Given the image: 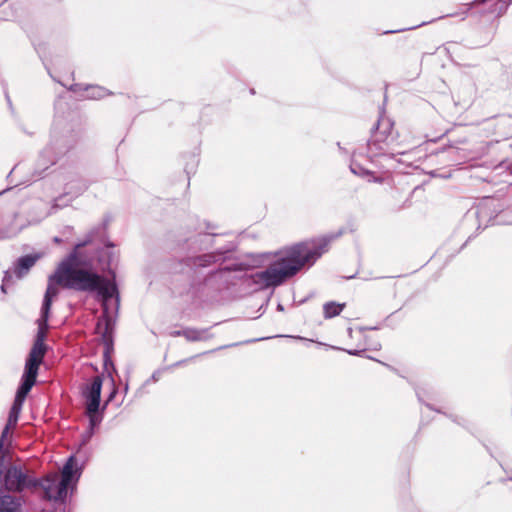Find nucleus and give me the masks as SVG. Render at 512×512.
Listing matches in <instances>:
<instances>
[{"label": "nucleus", "mask_w": 512, "mask_h": 512, "mask_svg": "<svg viewBox=\"0 0 512 512\" xmlns=\"http://www.w3.org/2000/svg\"><path fill=\"white\" fill-rule=\"evenodd\" d=\"M103 361H104L103 364L106 365L105 364V357L104 356H103ZM104 369L107 371V376L110 379L111 385H112V390L108 394L104 404L101 405V408L106 410V408L109 405V403L114 400L116 394L118 393V388H117V386L115 384V380H114V377H113V373L117 372L116 367H115L113 361L111 360V363L108 362L107 366H104Z\"/></svg>", "instance_id": "obj_15"}, {"label": "nucleus", "mask_w": 512, "mask_h": 512, "mask_svg": "<svg viewBox=\"0 0 512 512\" xmlns=\"http://www.w3.org/2000/svg\"><path fill=\"white\" fill-rule=\"evenodd\" d=\"M508 480L512 481V477H509Z\"/></svg>", "instance_id": "obj_59"}, {"label": "nucleus", "mask_w": 512, "mask_h": 512, "mask_svg": "<svg viewBox=\"0 0 512 512\" xmlns=\"http://www.w3.org/2000/svg\"><path fill=\"white\" fill-rule=\"evenodd\" d=\"M12 268L4 271L0 290L3 294H7L8 288L12 287L15 283L12 275Z\"/></svg>", "instance_id": "obj_23"}, {"label": "nucleus", "mask_w": 512, "mask_h": 512, "mask_svg": "<svg viewBox=\"0 0 512 512\" xmlns=\"http://www.w3.org/2000/svg\"><path fill=\"white\" fill-rule=\"evenodd\" d=\"M35 50H36L37 54L39 55L40 59L42 60L46 70L50 74V68L47 63V54H46L47 46H46V44L40 43V44L36 45Z\"/></svg>", "instance_id": "obj_26"}, {"label": "nucleus", "mask_w": 512, "mask_h": 512, "mask_svg": "<svg viewBox=\"0 0 512 512\" xmlns=\"http://www.w3.org/2000/svg\"><path fill=\"white\" fill-rule=\"evenodd\" d=\"M13 170L14 168L11 171H9L8 177L12 174Z\"/></svg>", "instance_id": "obj_58"}, {"label": "nucleus", "mask_w": 512, "mask_h": 512, "mask_svg": "<svg viewBox=\"0 0 512 512\" xmlns=\"http://www.w3.org/2000/svg\"><path fill=\"white\" fill-rule=\"evenodd\" d=\"M343 234L340 230L336 234L324 236L312 242H299L283 252H277V258L262 271L245 274L241 279L248 281L249 285L257 290L276 288L294 277L303 268H310L327 251L331 240Z\"/></svg>", "instance_id": "obj_3"}, {"label": "nucleus", "mask_w": 512, "mask_h": 512, "mask_svg": "<svg viewBox=\"0 0 512 512\" xmlns=\"http://www.w3.org/2000/svg\"><path fill=\"white\" fill-rule=\"evenodd\" d=\"M306 301V299H303L299 302V304H303Z\"/></svg>", "instance_id": "obj_57"}, {"label": "nucleus", "mask_w": 512, "mask_h": 512, "mask_svg": "<svg viewBox=\"0 0 512 512\" xmlns=\"http://www.w3.org/2000/svg\"><path fill=\"white\" fill-rule=\"evenodd\" d=\"M95 431L87 427V429L81 435V445H86L91 438L94 436Z\"/></svg>", "instance_id": "obj_30"}, {"label": "nucleus", "mask_w": 512, "mask_h": 512, "mask_svg": "<svg viewBox=\"0 0 512 512\" xmlns=\"http://www.w3.org/2000/svg\"><path fill=\"white\" fill-rule=\"evenodd\" d=\"M447 133H448V130H446L445 132H443V133H442L440 136H438V137L428 139V141H429V142H433V143H435V142H437V141H438V139H441V138H442V137H444Z\"/></svg>", "instance_id": "obj_38"}, {"label": "nucleus", "mask_w": 512, "mask_h": 512, "mask_svg": "<svg viewBox=\"0 0 512 512\" xmlns=\"http://www.w3.org/2000/svg\"><path fill=\"white\" fill-rule=\"evenodd\" d=\"M415 392H416L417 399H418V401L420 403L424 404L427 408H429L432 411H435V412H438V413H442V411L440 409H437L433 405H431L430 403H427V402L424 401V399H423L424 389L416 387L415 388Z\"/></svg>", "instance_id": "obj_27"}, {"label": "nucleus", "mask_w": 512, "mask_h": 512, "mask_svg": "<svg viewBox=\"0 0 512 512\" xmlns=\"http://www.w3.org/2000/svg\"><path fill=\"white\" fill-rule=\"evenodd\" d=\"M429 22H422L418 25H415V26H412V27H408V28H401V29H395V30H387V31H384L383 34L384 35H388V34H395V33H399V32H403V31H406V30H413V29H416L418 27H421V26H424L426 24H428Z\"/></svg>", "instance_id": "obj_31"}, {"label": "nucleus", "mask_w": 512, "mask_h": 512, "mask_svg": "<svg viewBox=\"0 0 512 512\" xmlns=\"http://www.w3.org/2000/svg\"><path fill=\"white\" fill-rule=\"evenodd\" d=\"M84 88H85V86H83L82 84L74 83L69 87V90L72 92H78V91H85Z\"/></svg>", "instance_id": "obj_35"}, {"label": "nucleus", "mask_w": 512, "mask_h": 512, "mask_svg": "<svg viewBox=\"0 0 512 512\" xmlns=\"http://www.w3.org/2000/svg\"><path fill=\"white\" fill-rule=\"evenodd\" d=\"M0 460H3V459H2V456H0Z\"/></svg>", "instance_id": "obj_60"}, {"label": "nucleus", "mask_w": 512, "mask_h": 512, "mask_svg": "<svg viewBox=\"0 0 512 512\" xmlns=\"http://www.w3.org/2000/svg\"><path fill=\"white\" fill-rule=\"evenodd\" d=\"M337 146H338L340 151L346 153V149L341 146L340 142L337 143Z\"/></svg>", "instance_id": "obj_46"}, {"label": "nucleus", "mask_w": 512, "mask_h": 512, "mask_svg": "<svg viewBox=\"0 0 512 512\" xmlns=\"http://www.w3.org/2000/svg\"><path fill=\"white\" fill-rule=\"evenodd\" d=\"M473 238V235L469 236L467 238V240L462 244V246L459 248L458 252H460L466 245L467 243Z\"/></svg>", "instance_id": "obj_40"}, {"label": "nucleus", "mask_w": 512, "mask_h": 512, "mask_svg": "<svg viewBox=\"0 0 512 512\" xmlns=\"http://www.w3.org/2000/svg\"><path fill=\"white\" fill-rule=\"evenodd\" d=\"M278 337H286V338H289L290 336H289V335H279Z\"/></svg>", "instance_id": "obj_54"}, {"label": "nucleus", "mask_w": 512, "mask_h": 512, "mask_svg": "<svg viewBox=\"0 0 512 512\" xmlns=\"http://www.w3.org/2000/svg\"><path fill=\"white\" fill-rule=\"evenodd\" d=\"M449 417L453 420V422H457L458 424L463 425L461 422H459V421H458L455 417H453L452 415H450Z\"/></svg>", "instance_id": "obj_47"}, {"label": "nucleus", "mask_w": 512, "mask_h": 512, "mask_svg": "<svg viewBox=\"0 0 512 512\" xmlns=\"http://www.w3.org/2000/svg\"><path fill=\"white\" fill-rule=\"evenodd\" d=\"M348 334L351 335L352 334V328H348Z\"/></svg>", "instance_id": "obj_53"}, {"label": "nucleus", "mask_w": 512, "mask_h": 512, "mask_svg": "<svg viewBox=\"0 0 512 512\" xmlns=\"http://www.w3.org/2000/svg\"><path fill=\"white\" fill-rule=\"evenodd\" d=\"M350 171L357 176H360L362 178H368V181L370 182H378L381 183L382 179L374 177L373 172L363 167L360 163L357 161L351 160L349 165Z\"/></svg>", "instance_id": "obj_18"}, {"label": "nucleus", "mask_w": 512, "mask_h": 512, "mask_svg": "<svg viewBox=\"0 0 512 512\" xmlns=\"http://www.w3.org/2000/svg\"><path fill=\"white\" fill-rule=\"evenodd\" d=\"M487 214H488V207L485 204L481 205L476 212L478 219H481V218L487 216Z\"/></svg>", "instance_id": "obj_32"}, {"label": "nucleus", "mask_w": 512, "mask_h": 512, "mask_svg": "<svg viewBox=\"0 0 512 512\" xmlns=\"http://www.w3.org/2000/svg\"><path fill=\"white\" fill-rule=\"evenodd\" d=\"M464 142H465V140H463V141L462 140H458L456 143H464Z\"/></svg>", "instance_id": "obj_56"}, {"label": "nucleus", "mask_w": 512, "mask_h": 512, "mask_svg": "<svg viewBox=\"0 0 512 512\" xmlns=\"http://www.w3.org/2000/svg\"><path fill=\"white\" fill-rule=\"evenodd\" d=\"M76 143L77 137L72 131L67 130L65 133H60L54 128L49 143L39 153L34 176L43 178L45 172L64 157Z\"/></svg>", "instance_id": "obj_5"}, {"label": "nucleus", "mask_w": 512, "mask_h": 512, "mask_svg": "<svg viewBox=\"0 0 512 512\" xmlns=\"http://www.w3.org/2000/svg\"><path fill=\"white\" fill-rule=\"evenodd\" d=\"M217 226L204 220L190 224L186 233L181 234L175 241V249L185 257L174 263L173 272L183 275L190 287L197 288L205 285L210 278L224 272L248 271L251 266L245 262H235L230 265L208 270L213 265L236 259L238 243L227 241L217 245L221 234L213 232Z\"/></svg>", "instance_id": "obj_2"}, {"label": "nucleus", "mask_w": 512, "mask_h": 512, "mask_svg": "<svg viewBox=\"0 0 512 512\" xmlns=\"http://www.w3.org/2000/svg\"><path fill=\"white\" fill-rule=\"evenodd\" d=\"M381 122H380V130H386L387 131V138L389 137L390 133H391V130H392V127H393V122L390 120V119H385L383 117H379V119Z\"/></svg>", "instance_id": "obj_28"}, {"label": "nucleus", "mask_w": 512, "mask_h": 512, "mask_svg": "<svg viewBox=\"0 0 512 512\" xmlns=\"http://www.w3.org/2000/svg\"><path fill=\"white\" fill-rule=\"evenodd\" d=\"M62 278L63 277L58 266L55 272L48 277V284L40 309V317L37 319V321L42 322L45 325L49 323V316L53 299L56 298L59 294L58 286L65 288L64 282L60 281Z\"/></svg>", "instance_id": "obj_7"}, {"label": "nucleus", "mask_w": 512, "mask_h": 512, "mask_svg": "<svg viewBox=\"0 0 512 512\" xmlns=\"http://www.w3.org/2000/svg\"><path fill=\"white\" fill-rule=\"evenodd\" d=\"M354 277H355V274H354V275L347 276V277H345V279H353Z\"/></svg>", "instance_id": "obj_52"}, {"label": "nucleus", "mask_w": 512, "mask_h": 512, "mask_svg": "<svg viewBox=\"0 0 512 512\" xmlns=\"http://www.w3.org/2000/svg\"><path fill=\"white\" fill-rule=\"evenodd\" d=\"M82 474V468L78 466L77 459L74 454H71L62 469L61 481L76 486Z\"/></svg>", "instance_id": "obj_13"}, {"label": "nucleus", "mask_w": 512, "mask_h": 512, "mask_svg": "<svg viewBox=\"0 0 512 512\" xmlns=\"http://www.w3.org/2000/svg\"><path fill=\"white\" fill-rule=\"evenodd\" d=\"M84 90L87 92L86 97L88 99L98 100L104 98L107 95H111L112 93L105 89L104 87L98 85H86Z\"/></svg>", "instance_id": "obj_21"}, {"label": "nucleus", "mask_w": 512, "mask_h": 512, "mask_svg": "<svg viewBox=\"0 0 512 512\" xmlns=\"http://www.w3.org/2000/svg\"><path fill=\"white\" fill-rule=\"evenodd\" d=\"M15 426L11 425V424H8L6 423V425L4 426L2 432H1V436H0V456H2V459H4V445H5V442L7 441L8 437H9V434H10V430L12 428H14Z\"/></svg>", "instance_id": "obj_24"}, {"label": "nucleus", "mask_w": 512, "mask_h": 512, "mask_svg": "<svg viewBox=\"0 0 512 512\" xmlns=\"http://www.w3.org/2000/svg\"><path fill=\"white\" fill-rule=\"evenodd\" d=\"M185 172L187 173V175H189V174H190V170H189V168H188V165H186V166H185Z\"/></svg>", "instance_id": "obj_50"}, {"label": "nucleus", "mask_w": 512, "mask_h": 512, "mask_svg": "<svg viewBox=\"0 0 512 512\" xmlns=\"http://www.w3.org/2000/svg\"><path fill=\"white\" fill-rule=\"evenodd\" d=\"M277 310L283 312L284 311V306L281 303H278Z\"/></svg>", "instance_id": "obj_44"}, {"label": "nucleus", "mask_w": 512, "mask_h": 512, "mask_svg": "<svg viewBox=\"0 0 512 512\" xmlns=\"http://www.w3.org/2000/svg\"><path fill=\"white\" fill-rule=\"evenodd\" d=\"M53 242L56 243V244H60V243L63 242V239L61 237H59V236H55L53 238Z\"/></svg>", "instance_id": "obj_41"}, {"label": "nucleus", "mask_w": 512, "mask_h": 512, "mask_svg": "<svg viewBox=\"0 0 512 512\" xmlns=\"http://www.w3.org/2000/svg\"><path fill=\"white\" fill-rule=\"evenodd\" d=\"M488 221L492 222V224H494V223H496V224H512V220L511 221H505V220H502V219H498V214L490 216Z\"/></svg>", "instance_id": "obj_33"}, {"label": "nucleus", "mask_w": 512, "mask_h": 512, "mask_svg": "<svg viewBox=\"0 0 512 512\" xmlns=\"http://www.w3.org/2000/svg\"><path fill=\"white\" fill-rule=\"evenodd\" d=\"M102 386L103 375H98L83 387L82 396L85 399V407H88L89 411H94L101 406Z\"/></svg>", "instance_id": "obj_9"}, {"label": "nucleus", "mask_w": 512, "mask_h": 512, "mask_svg": "<svg viewBox=\"0 0 512 512\" xmlns=\"http://www.w3.org/2000/svg\"><path fill=\"white\" fill-rule=\"evenodd\" d=\"M6 98H7V101H8L9 106L11 107V106H12V103H11V100H10V98H9L8 94H6Z\"/></svg>", "instance_id": "obj_48"}, {"label": "nucleus", "mask_w": 512, "mask_h": 512, "mask_svg": "<svg viewBox=\"0 0 512 512\" xmlns=\"http://www.w3.org/2000/svg\"><path fill=\"white\" fill-rule=\"evenodd\" d=\"M452 148H454V145L449 142L448 144H445L441 148L437 149L435 153L436 154L443 153V152H446V151H448L449 149H452Z\"/></svg>", "instance_id": "obj_36"}, {"label": "nucleus", "mask_w": 512, "mask_h": 512, "mask_svg": "<svg viewBox=\"0 0 512 512\" xmlns=\"http://www.w3.org/2000/svg\"><path fill=\"white\" fill-rule=\"evenodd\" d=\"M73 232V227L72 226H66L64 228V233H69L71 234Z\"/></svg>", "instance_id": "obj_42"}, {"label": "nucleus", "mask_w": 512, "mask_h": 512, "mask_svg": "<svg viewBox=\"0 0 512 512\" xmlns=\"http://www.w3.org/2000/svg\"><path fill=\"white\" fill-rule=\"evenodd\" d=\"M24 468L17 464L0 465V512H22L26 504Z\"/></svg>", "instance_id": "obj_4"}, {"label": "nucleus", "mask_w": 512, "mask_h": 512, "mask_svg": "<svg viewBox=\"0 0 512 512\" xmlns=\"http://www.w3.org/2000/svg\"><path fill=\"white\" fill-rule=\"evenodd\" d=\"M37 325V333L25 360L24 371L20 379L33 385L37 382L39 368L44 362L45 355L49 350V346L45 343L49 323L45 325L44 323L37 321Z\"/></svg>", "instance_id": "obj_6"}, {"label": "nucleus", "mask_w": 512, "mask_h": 512, "mask_svg": "<svg viewBox=\"0 0 512 512\" xmlns=\"http://www.w3.org/2000/svg\"><path fill=\"white\" fill-rule=\"evenodd\" d=\"M9 190H10V188H6V189L2 190V191L0 192V195L4 194L6 191H9Z\"/></svg>", "instance_id": "obj_51"}, {"label": "nucleus", "mask_w": 512, "mask_h": 512, "mask_svg": "<svg viewBox=\"0 0 512 512\" xmlns=\"http://www.w3.org/2000/svg\"><path fill=\"white\" fill-rule=\"evenodd\" d=\"M40 258V253L26 254L18 257L12 266L15 277L17 279L24 278Z\"/></svg>", "instance_id": "obj_12"}, {"label": "nucleus", "mask_w": 512, "mask_h": 512, "mask_svg": "<svg viewBox=\"0 0 512 512\" xmlns=\"http://www.w3.org/2000/svg\"><path fill=\"white\" fill-rule=\"evenodd\" d=\"M271 338L272 337H260V338H255V339H249V340L240 342V344H249V343H254V342H258V341L268 340V339H271ZM237 345H239V343H233V344H229V345H224V346L219 347L218 349L234 347V346H237Z\"/></svg>", "instance_id": "obj_29"}, {"label": "nucleus", "mask_w": 512, "mask_h": 512, "mask_svg": "<svg viewBox=\"0 0 512 512\" xmlns=\"http://www.w3.org/2000/svg\"><path fill=\"white\" fill-rule=\"evenodd\" d=\"M295 339H299V340H305V341H309V342H313V340H310V339H306V338H303L301 336H296L294 337Z\"/></svg>", "instance_id": "obj_45"}, {"label": "nucleus", "mask_w": 512, "mask_h": 512, "mask_svg": "<svg viewBox=\"0 0 512 512\" xmlns=\"http://www.w3.org/2000/svg\"><path fill=\"white\" fill-rule=\"evenodd\" d=\"M128 390V384L125 385L124 391L127 392Z\"/></svg>", "instance_id": "obj_55"}, {"label": "nucleus", "mask_w": 512, "mask_h": 512, "mask_svg": "<svg viewBox=\"0 0 512 512\" xmlns=\"http://www.w3.org/2000/svg\"><path fill=\"white\" fill-rule=\"evenodd\" d=\"M210 328H192L186 327L183 329L182 336L190 342L206 341L213 337V334L209 333Z\"/></svg>", "instance_id": "obj_14"}, {"label": "nucleus", "mask_w": 512, "mask_h": 512, "mask_svg": "<svg viewBox=\"0 0 512 512\" xmlns=\"http://www.w3.org/2000/svg\"><path fill=\"white\" fill-rule=\"evenodd\" d=\"M24 476L26 479V485H24L25 491L33 489H42L45 493L44 499L49 501L52 500L51 489L54 485V479L51 476L37 478L31 475L26 469H24Z\"/></svg>", "instance_id": "obj_11"}, {"label": "nucleus", "mask_w": 512, "mask_h": 512, "mask_svg": "<svg viewBox=\"0 0 512 512\" xmlns=\"http://www.w3.org/2000/svg\"><path fill=\"white\" fill-rule=\"evenodd\" d=\"M69 487L72 489L74 486L60 480L56 485V494H52V500L63 504L66 503Z\"/></svg>", "instance_id": "obj_22"}, {"label": "nucleus", "mask_w": 512, "mask_h": 512, "mask_svg": "<svg viewBox=\"0 0 512 512\" xmlns=\"http://www.w3.org/2000/svg\"><path fill=\"white\" fill-rule=\"evenodd\" d=\"M114 257V253L110 250L101 248L98 251V262L101 264L102 270L108 273L109 277H111V271H115L112 268Z\"/></svg>", "instance_id": "obj_17"}, {"label": "nucleus", "mask_w": 512, "mask_h": 512, "mask_svg": "<svg viewBox=\"0 0 512 512\" xmlns=\"http://www.w3.org/2000/svg\"><path fill=\"white\" fill-rule=\"evenodd\" d=\"M111 220L110 214L104 215L102 222L93 227L84 240L77 242L72 251L58 264L63 277L60 281L64 282L65 289L93 294L101 304L102 314L97 320L95 332L101 336L106 365L108 362L111 363V353L114 349L115 318L110 312V301L115 300L116 315L120 308V292L116 281V272L111 271V277L100 274L93 267L91 260L81 252V249L93 242L94 234L97 231L105 232Z\"/></svg>", "instance_id": "obj_1"}, {"label": "nucleus", "mask_w": 512, "mask_h": 512, "mask_svg": "<svg viewBox=\"0 0 512 512\" xmlns=\"http://www.w3.org/2000/svg\"><path fill=\"white\" fill-rule=\"evenodd\" d=\"M33 384L27 383L25 381L20 380V383L17 387L15 397L13 403L11 405L7 423L13 426H16L19 420V416L23 407V404L33 388Z\"/></svg>", "instance_id": "obj_10"}, {"label": "nucleus", "mask_w": 512, "mask_h": 512, "mask_svg": "<svg viewBox=\"0 0 512 512\" xmlns=\"http://www.w3.org/2000/svg\"><path fill=\"white\" fill-rule=\"evenodd\" d=\"M344 307V303L340 304L334 301L326 302L323 306L324 318L331 319L333 317L338 316L342 312Z\"/></svg>", "instance_id": "obj_20"}, {"label": "nucleus", "mask_w": 512, "mask_h": 512, "mask_svg": "<svg viewBox=\"0 0 512 512\" xmlns=\"http://www.w3.org/2000/svg\"><path fill=\"white\" fill-rule=\"evenodd\" d=\"M182 333H183V329H181V330H175V331L171 332V336H173V337H179V336H182Z\"/></svg>", "instance_id": "obj_39"}, {"label": "nucleus", "mask_w": 512, "mask_h": 512, "mask_svg": "<svg viewBox=\"0 0 512 512\" xmlns=\"http://www.w3.org/2000/svg\"><path fill=\"white\" fill-rule=\"evenodd\" d=\"M429 174H430L432 177H436V176H437L436 171H431Z\"/></svg>", "instance_id": "obj_49"}, {"label": "nucleus", "mask_w": 512, "mask_h": 512, "mask_svg": "<svg viewBox=\"0 0 512 512\" xmlns=\"http://www.w3.org/2000/svg\"><path fill=\"white\" fill-rule=\"evenodd\" d=\"M377 329H378V327H376V326H373V327H372V326H371V327H363V328H361V330H377Z\"/></svg>", "instance_id": "obj_43"}, {"label": "nucleus", "mask_w": 512, "mask_h": 512, "mask_svg": "<svg viewBox=\"0 0 512 512\" xmlns=\"http://www.w3.org/2000/svg\"><path fill=\"white\" fill-rule=\"evenodd\" d=\"M349 355H352V356H363L364 353H365V349H348V350H345Z\"/></svg>", "instance_id": "obj_34"}, {"label": "nucleus", "mask_w": 512, "mask_h": 512, "mask_svg": "<svg viewBox=\"0 0 512 512\" xmlns=\"http://www.w3.org/2000/svg\"><path fill=\"white\" fill-rule=\"evenodd\" d=\"M105 409L101 408V406L97 407L94 411H89L88 407H85V415L88 418V428L91 430H96L104 418Z\"/></svg>", "instance_id": "obj_16"}, {"label": "nucleus", "mask_w": 512, "mask_h": 512, "mask_svg": "<svg viewBox=\"0 0 512 512\" xmlns=\"http://www.w3.org/2000/svg\"><path fill=\"white\" fill-rule=\"evenodd\" d=\"M160 375H161V370H156V371H154V372L152 373V375H151V380H152V381H155V382H156V381H158V380H159V378H160Z\"/></svg>", "instance_id": "obj_37"}, {"label": "nucleus", "mask_w": 512, "mask_h": 512, "mask_svg": "<svg viewBox=\"0 0 512 512\" xmlns=\"http://www.w3.org/2000/svg\"><path fill=\"white\" fill-rule=\"evenodd\" d=\"M107 229H108V226L106 227L105 229V232L103 231H97L95 234H94V239L93 241H95L96 239H99L101 242H103L106 250H109L111 248H113L115 245L112 241H110L108 239V236H107Z\"/></svg>", "instance_id": "obj_25"}, {"label": "nucleus", "mask_w": 512, "mask_h": 512, "mask_svg": "<svg viewBox=\"0 0 512 512\" xmlns=\"http://www.w3.org/2000/svg\"><path fill=\"white\" fill-rule=\"evenodd\" d=\"M380 120L371 128V137L367 141V150L371 157L386 155L387 131L380 130Z\"/></svg>", "instance_id": "obj_8"}, {"label": "nucleus", "mask_w": 512, "mask_h": 512, "mask_svg": "<svg viewBox=\"0 0 512 512\" xmlns=\"http://www.w3.org/2000/svg\"><path fill=\"white\" fill-rule=\"evenodd\" d=\"M88 186L89 184L86 180L77 178L66 184L65 193L77 197L86 191Z\"/></svg>", "instance_id": "obj_19"}]
</instances>
